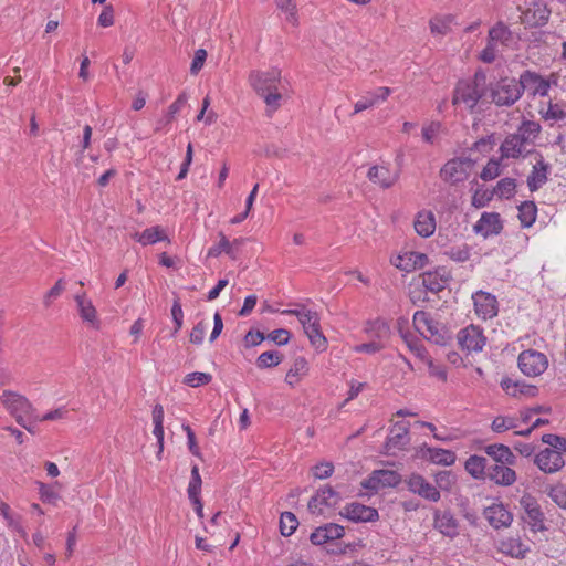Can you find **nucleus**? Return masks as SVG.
I'll use <instances>...</instances> for the list:
<instances>
[{"label": "nucleus", "mask_w": 566, "mask_h": 566, "mask_svg": "<svg viewBox=\"0 0 566 566\" xmlns=\"http://www.w3.org/2000/svg\"><path fill=\"white\" fill-rule=\"evenodd\" d=\"M428 335H423V337L437 345H446L449 340V335L444 326H442L439 322L434 321L429 329L427 331Z\"/></svg>", "instance_id": "nucleus-42"}, {"label": "nucleus", "mask_w": 566, "mask_h": 566, "mask_svg": "<svg viewBox=\"0 0 566 566\" xmlns=\"http://www.w3.org/2000/svg\"><path fill=\"white\" fill-rule=\"evenodd\" d=\"M206 59H207L206 50L198 49L195 52V55H193V59H192V62H191V65H190V73L192 75H197L200 72V70L202 69V66H203V64L206 62Z\"/></svg>", "instance_id": "nucleus-62"}, {"label": "nucleus", "mask_w": 566, "mask_h": 566, "mask_svg": "<svg viewBox=\"0 0 566 566\" xmlns=\"http://www.w3.org/2000/svg\"><path fill=\"white\" fill-rule=\"evenodd\" d=\"M188 101V96L186 93L179 94V96L176 98V101L168 107V114L166 117V123H170L175 115L180 112V109L185 106V104Z\"/></svg>", "instance_id": "nucleus-61"}, {"label": "nucleus", "mask_w": 566, "mask_h": 566, "mask_svg": "<svg viewBox=\"0 0 566 566\" xmlns=\"http://www.w3.org/2000/svg\"><path fill=\"white\" fill-rule=\"evenodd\" d=\"M545 120L562 122L566 124V106L562 103L549 102L546 109L539 111Z\"/></svg>", "instance_id": "nucleus-39"}, {"label": "nucleus", "mask_w": 566, "mask_h": 566, "mask_svg": "<svg viewBox=\"0 0 566 566\" xmlns=\"http://www.w3.org/2000/svg\"><path fill=\"white\" fill-rule=\"evenodd\" d=\"M367 332L375 334L378 339L355 346L356 353L375 354L385 348V339L390 335V326L387 322L382 319L369 322Z\"/></svg>", "instance_id": "nucleus-9"}, {"label": "nucleus", "mask_w": 566, "mask_h": 566, "mask_svg": "<svg viewBox=\"0 0 566 566\" xmlns=\"http://www.w3.org/2000/svg\"><path fill=\"white\" fill-rule=\"evenodd\" d=\"M448 282V277L440 271L426 272L422 275V285L427 291L439 293Z\"/></svg>", "instance_id": "nucleus-38"}, {"label": "nucleus", "mask_w": 566, "mask_h": 566, "mask_svg": "<svg viewBox=\"0 0 566 566\" xmlns=\"http://www.w3.org/2000/svg\"><path fill=\"white\" fill-rule=\"evenodd\" d=\"M446 255L455 262H464L469 260L471 249L465 243L452 245L446 251Z\"/></svg>", "instance_id": "nucleus-50"}, {"label": "nucleus", "mask_w": 566, "mask_h": 566, "mask_svg": "<svg viewBox=\"0 0 566 566\" xmlns=\"http://www.w3.org/2000/svg\"><path fill=\"white\" fill-rule=\"evenodd\" d=\"M244 241L245 240L243 238H238L230 242L228 238L222 232H220L219 242L209 248L207 255L209 258H218L221 253H226L234 260L237 259V253Z\"/></svg>", "instance_id": "nucleus-23"}, {"label": "nucleus", "mask_w": 566, "mask_h": 566, "mask_svg": "<svg viewBox=\"0 0 566 566\" xmlns=\"http://www.w3.org/2000/svg\"><path fill=\"white\" fill-rule=\"evenodd\" d=\"M132 238L142 245L155 244L168 240L164 229L159 226L145 229L143 232H135Z\"/></svg>", "instance_id": "nucleus-32"}, {"label": "nucleus", "mask_w": 566, "mask_h": 566, "mask_svg": "<svg viewBox=\"0 0 566 566\" xmlns=\"http://www.w3.org/2000/svg\"><path fill=\"white\" fill-rule=\"evenodd\" d=\"M475 168V161L467 156L449 159L440 168L439 177L451 187L464 185L470 179Z\"/></svg>", "instance_id": "nucleus-5"}, {"label": "nucleus", "mask_w": 566, "mask_h": 566, "mask_svg": "<svg viewBox=\"0 0 566 566\" xmlns=\"http://www.w3.org/2000/svg\"><path fill=\"white\" fill-rule=\"evenodd\" d=\"M472 298L478 316L488 319L497 315V301L494 295L484 291H478L472 295Z\"/></svg>", "instance_id": "nucleus-18"}, {"label": "nucleus", "mask_w": 566, "mask_h": 566, "mask_svg": "<svg viewBox=\"0 0 566 566\" xmlns=\"http://www.w3.org/2000/svg\"><path fill=\"white\" fill-rule=\"evenodd\" d=\"M413 227L416 232L423 238L432 235L436 230V218L433 212L429 210L418 212Z\"/></svg>", "instance_id": "nucleus-31"}, {"label": "nucleus", "mask_w": 566, "mask_h": 566, "mask_svg": "<svg viewBox=\"0 0 566 566\" xmlns=\"http://www.w3.org/2000/svg\"><path fill=\"white\" fill-rule=\"evenodd\" d=\"M403 482L409 492L427 501L438 502L441 497L439 489L420 473H411L405 478Z\"/></svg>", "instance_id": "nucleus-10"}, {"label": "nucleus", "mask_w": 566, "mask_h": 566, "mask_svg": "<svg viewBox=\"0 0 566 566\" xmlns=\"http://www.w3.org/2000/svg\"><path fill=\"white\" fill-rule=\"evenodd\" d=\"M510 464H490L486 478L495 484L510 486L516 481V473Z\"/></svg>", "instance_id": "nucleus-26"}, {"label": "nucleus", "mask_w": 566, "mask_h": 566, "mask_svg": "<svg viewBox=\"0 0 566 566\" xmlns=\"http://www.w3.org/2000/svg\"><path fill=\"white\" fill-rule=\"evenodd\" d=\"M65 290V282L63 279H60L56 281L54 286L48 291V293L44 295L43 304L45 307H49L52 304V301L57 298L63 291Z\"/></svg>", "instance_id": "nucleus-59"}, {"label": "nucleus", "mask_w": 566, "mask_h": 566, "mask_svg": "<svg viewBox=\"0 0 566 566\" xmlns=\"http://www.w3.org/2000/svg\"><path fill=\"white\" fill-rule=\"evenodd\" d=\"M401 475L394 470H375L361 482L366 490L377 492L385 488H395L401 482Z\"/></svg>", "instance_id": "nucleus-12"}, {"label": "nucleus", "mask_w": 566, "mask_h": 566, "mask_svg": "<svg viewBox=\"0 0 566 566\" xmlns=\"http://www.w3.org/2000/svg\"><path fill=\"white\" fill-rule=\"evenodd\" d=\"M412 322H413V326L417 329V332L421 336H423V335H428L427 331L429 329L431 324L434 322V319L430 316L429 313H427L424 311H417L413 314Z\"/></svg>", "instance_id": "nucleus-46"}, {"label": "nucleus", "mask_w": 566, "mask_h": 566, "mask_svg": "<svg viewBox=\"0 0 566 566\" xmlns=\"http://www.w3.org/2000/svg\"><path fill=\"white\" fill-rule=\"evenodd\" d=\"M201 484L202 480L199 473V468L197 464L192 465L191 468V476L190 482L187 489L188 496L195 497L196 495H199L201 492Z\"/></svg>", "instance_id": "nucleus-53"}, {"label": "nucleus", "mask_w": 566, "mask_h": 566, "mask_svg": "<svg viewBox=\"0 0 566 566\" xmlns=\"http://www.w3.org/2000/svg\"><path fill=\"white\" fill-rule=\"evenodd\" d=\"M249 83L261 96L266 105V115L272 116L281 107L284 88L281 71L271 69L268 71H252L249 75Z\"/></svg>", "instance_id": "nucleus-1"}, {"label": "nucleus", "mask_w": 566, "mask_h": 566, "mask_svg": "<svg viewBox=\"0 0 566 566\" xmlns=\"http://www.w3.org/2000/svg\"><path fill=\"white\" fill-rule=\"evenodd\" d=\"M367 177L371 182L384 189H387L397 182L399 174L397 171H391L386 166L376 165L369 168Z\"/></svg>", "instance_id": "nucleus-24"}, {"label": "nucleus", "mask_w": 566, "mask_h": 566, "mask_svg": "<svg viewBox=\"0 0 566 566\" xmlns=\"http://www.w3.org/2000/svg\"><path fill=\"white\" fill-rule=\"evenodd\" d=\"M298 521L296 516L291 512H284L280 518V530L283 536H290L297 528Z\"/></svg>", "instance_id": "nucleus-49"}, {"label": "nucleus", "mask_w": 566, "mask_h": 566, "mask_svg": "<svg viewBox=\"0 0 566 566\" xmlns=\"http://www.w3.org/2000/svg\"><path fill=\"white\" fill-rule=\"evenodd\" d=\"M501 174L500 161L495 159H490L486 165L483 167L480 177L484 181L493 180L499 177Z\"/></svg>", "instance_id": "nucleus-56"}, {"label": "nucleus", "mask_w": 566, "mask_h": 566, "mask_svg": "<svg viewBox=\"0 0 566 566\" xmlns=\"http://www.w3.org/2000/svg\"><path fill=\"white\" fill-rule=\"evenodd\" d=\"M537 208L533 201H524L518 206V219L523 228L531 227L536 220Z\"/></svg>", "instance_id": "nucleus-41"}, {"label": "nucleus", "mask_w": 566, "mask_h": 566, "mask_svg": "<svg viewBox=\"0 0 566 566\" xmlns=\"http://www.w3.org/2000/svg\"><path fill=\"white\" fill-rule=\"evenodd\" d=\"M483 515L490 525L496 530L510 526L513 521L512 514L502 503H493L485 507Z\"/></svg>", "instance_id": "nucleus-21"}, {"label": "nucleus", "mask_w": 566, "mask_h": 566, "mask_svg": "<svg viewBox=\"0 0 566 566\" xmlns=\"http://www.w3.org/2000/svg\"><path fill=\"white\" fill-rule=\"evenodd\" d=\"M421 457L428 459L434 464L452 465L455 462V453L451 450L441 448L422 447Z\"/></svg>", "instance_id": "nucleus-29"}, {"label": "nucleus", "mask_w": 566, "mask_h": 566, "mask_svg": "<svg viewBox=\"0 0 566 566\" xmlns=\"http://www.w3.org/2000/svg\"><path fill=\"white\" fill-rule=\"evenodd\" d=\"M0 514L1 516L4 518V521L7 522V526L25 535V532L20 523V517L19 516H15L10 506L4 503V502H0Z\"/></svg>", "instance_id": "nucleus-45"}, {"label": "nucleus", "mask_w": 566, "mask_h": 566, "mask_svg": "<svg viewBox=\"0 0 566 566\" xmlns=\"http://www.w3.org/2000/svg\"><path fill=\"white\" fill-rule=\"evenodd\" d=\"M457 339L461 349L468 353L481 352L486 344V337L483 334V329L473 324L460 329L458 332Z\"/></svg>", "instance_id": "nucleus-11"}, {"label": "nucleus", "mask_w": 566, "mask_h": 566, "mask_svg": "<svg viewBox=\"0 0 566 566\" xmlns=\"http://www.w3.org/2000/svg\"><path fill=\"white\" fill-rule=\"evenodd\" d=\"M542 441L548 446H551V449L557 450L559 452L566 451V439L556 436V434H543Z\"/></svg>", "instance_id": "nucleus-60"}, {"label": "nucleus", "mask_w": 566, "mask_h": 566, "mask_svg": "<svg viewBox=\"0 0 566 566\" xmlns=\"http://www.w3.org/2000/svg\"><path fill=\"white\" fill-rule=\"evenodd\" d=\"M522 96L520 78L504 77L491 88V98L497 106H512Z\"/></svg>", "instance_id": "nucleus-7"}, {"label": "nucleus", "mask_w": 566, "mask_h": 566, "mask_svg": "<svg viewBox=\"0 0 566 566\" xmlns=\"http://www.w3.org/2000/svg\"><path fill=\"white\" fill-rule=\"evenodd\" d=\"M409 429L410 423L408 421H397L390 427L385 443L387 452L403 450L409 444Z\"/></svg>", "instance_id": "nucleus-16"}, {"label": "nucleus", "mask_w": 566, "mask_h": 566, "mask_svg": "<svg viewBox=\"0 0 566 566\" xmlns=\"http://www.w3.org/2000/svg\"><path fill=\"white\" fill-rule=\"evenodd\" d=\"M308 373V363L304 357H296L287 370L285 381L294 387L297 385L303 377Z\"/></svg>", "instance_id": "nucleus-34"}, {"label": "nucleus", "mask_w": 566, "mask_h": 566, "mask_svg": "<svg viewBox=\"0 0 566 566\" xmlns=\"http://www.w3.org/2000/svg\"><path fill=\"white\" fill-rule=\"evenodd\" d=\"M537 468L546 474H554L565 467V459L562 452L545 448L534 459Z\"/></svg>", "instance_id": "nucleus-14"}, {"label": "nucleus", "mask_w": 566, "mask_h": 566, "mask_svg": "<svg viewBox=\"0 0 566 566\" xmlns=\"http://www.w3.org/2000/svg\"><path fill=\"white\" fill-rule=\"evenodd\" d=\"M400 261H406L405 264H396L397 268H400L403 271H412L415 269H421L428 263V256L421 252H406L403 255L399 256Z\"/></svg>", "instance_id": "nucleus-37"}, {"label": "nucleus", "mask_w": 566, "mask_h": 566, "mask_svg": "<svg viewBox=\"0 0 566 566\" xmlns=\"http://www.w3.org/2000/svg\"><path fill=\"white\" fill-rule=\"evenodd\" d=\"M520 370L527 377H537L548 367L545 354L535 349L523 350L517 359Z\"/></svg>", "instance_id": "nucleus-8"}, {"label": "nucleus", "mask_w": 566, "mask_h": 566, "mask_svg": "<svg viewBox=\"0 0 566 566\" xmlns=\"http://www.w3.org/2000/svg\"><path fill=\"white\" fill-rule=\"evenodd\" d=\"M501 387L507 395L513 397H517L520 395L534 396L536 391L534 386L527 385L523 381H515L510 378L502 379Z\"/></svg>", "instance_id": "nucleus-35"}, {"label": "nucleus", "mask_w": 566, "mask_h": 566, "mask_svg": "<svg viewBox=\"0 0 566 566\" xmlns=\"http://www.w3.org/2000/svg\"><path fill=\"white\" fill-rule=\"evenodd\" d=\"M541 133V125L533 120H523L517 130L505 137L500 146L502 158H518L527 156Z\"/></svg>", "instance_id": "nucleus-2"}, {"label": "nucleus", "mask_w": 566, "mask_h": 566, "mask_svg": "<svg viewBox=\"0 0 566 566\" xmlns=\"http://www.w3.org/2000/svg\"><path fill=\"white\" fill-rule=\"evenodd\" d=\"M433 527L450 538L459 534V523L450 511L436 510L433 513Z\"/></svg>", "instance_id": "nucleus-22"}, {"label": "nucleus", "mask_w": 566, "mask_h": 566, "mask_svg": "<svg viewBox=\"0 0 566 566\" xmlns=\"http://www.w3.org/2000/svg\"><path fill=\"white\" fill-rule=\"evenodd\" d=\"M496 547L502 554L518 559L524 558L530 551V547L523 544L518 537L503 538L499 541Z\"/></svg>", "instance_id": "nucleus-28"}, {"label": "nucleus", "mask_w": 566, "mask_h": 566, "mask_svg": "<svg viewBox=\"0 0 566 566\" xmlns=\"http://www.w3.org/2000/svg\"><path fill=\"white\" fill-rule=\"evenodd\" d=\"M327 541H334L344 536L345 530L342 525L328 523L323 525Z\"/></svg>", "instance_id": "nucleus-64"}, {"label": "nucleus", "mask_w": 566, "mask_h": 566, "mask_svg": "<svg viewBox=\"0 0 566 566\" xmlns=\"http://www.w3.org/2000/svg\"><path fill=\"white\" fill-rule=\"evenodd\" d=\"M485 91V75L476 73L473 78L459 81L453 93V105H463L473 111Z\"/></svg>", "instance_id": "nucleus-3"}, {"label": "nucleus", "mask_w": 566, "mask_h": 566, "mask_svg": "<svg viewBox=\"0 0 566 566\" xmlns=\"http://www.w3.org/2000/svg\"><path fill=\"white\" fill-rule=\"evenodd\" d=\"M485 453L494 460L493 464H515L516 457L511 449L502 443L485 447Z\"/></svg>", "instance_id": "nucleus-30"}, {"label": "nucleus", "mask_w": 566, "mask_h": 566, "mask_svg": "<svg viewBox=\"0 0 566 566\" xmlns=\"http://www.w3.org/2000/svg\"><path fill=\"white\" fill-rule=\"evenodd\" d=\"M516 189V181L513 178H503L497 181L494 188V195L501 199H510L514 196Z\"/></svg>", "instance_id": "nucleus-43"}, {"label": "nucleus", "mask_w": 566, "mask_h": 566, "mask_svg": "<svg viewBox=\"0 0 566 566\" xmlns=\"http://www.w3.org/2000/svg\"><path fill=\"white\" fill-rule=\"evenodd\" d=\"M276 6L279 9L284 11L286 13V20L293 24H297V17H296V3L295 0H277Z\"/></svg>", "instance_id": "nucleus-55"}, {"label": "nucleus", "mask_w": 566, "mask_h": 566, "mask_svg": "<svg viewBox=\"0 0 566 566\" xmlns=\"http://www.w3.org/2000/svg\"><path fill=\"white\" fill-rule=\"evenodd\" d=\"M340 514L355 523L374 522L379 518V514L376 509L360 503H350L346 505Z\"/></svg>", "instance_id": "nucleus-20"}, {"label": "nucleus", "mask_w": 566, "mask_h": 566, "mask_svg": "<svg viewBox=\"0 0 566 566\" xmlns=\"http://www.w3.org/2000/svg\"><path fill=\"white\" fill-rule=\"evenodd\" d=\"M489 40L495 45L501 43L507 46L512 40V32L504 23L499 22L489 31Z\"/></svg>", "instance_id": "nucleus-40"}, {"label": "nucleus", "mask_w": 566, "mask_h": 566, "mask_svg": "<svg viewBox=\"0 0 566 566\" xmlns=\"http://www.w3.org/2000/svg\"><path fill=\"white\" fill-rule=\"evenodd\" d=\"M412 322H413V326L417 329V332L421 336H423V335H428L427 331L429 329L431 324L434 322V319L430 316L429 313H427L424 311H417L413 314Z\"/></svg>", "instance_id": "nucleus-47"}, {"label": "nucleus", "mask_w": 566, "mask_h": 566, "mask_svg": "<svg viewBox=\"0 0 566 566\" xmlns=\"http://www.w3.org/2000/svg\"><path fill=\"white\" fill-rule=\"evenodd\" d=\"M212 380V376L208 373L193 371L186 375L184 384L189 387L197 388L202 385H207Z\"/></svg>", "instance_id": "nucleus-52"}, {"label": "nucleus", "mask_w": 566, "mask_h": 566, "mask_svg": "<svg viewBox=\"0 0 566 566\" xmlns=\"http://www.w3.org/2000/svg\"><path fill=\"white\" fill-rule=\"evenodd\" d=\"M40 499L45 503L55 504L60 499L59 494L53 490L52 485L38 482Z\"/></svg>", "instance_id": "nucleus-57"}, {"label": "nucleus", "mask_w": 566, "mask_h": 566, "mask_svg": "<svg viewBox=\"0 0 566 566\" xmlns=\"http://www.w3.org/2000/svg\"><path fill=\"white\" fill-rule=\"evenodd\" d=\"M74 301L81 319L92 328L98 329L101 327V321L98 318L97 311L91 298L87 297V294L85 292L76 293Z\"/></svg>", "instance_id": "nucleus-17"}, {"label": "nucleus", "mask_w": 566, "mask_h": 566, "mask_svg": "<svg viewBox=\"0 0 566 566\" xmlns=\"http://www.w3.org/2000/svg\"><path fill=\"white\" fill-rule=\"evenodd\" d=\"M401 336H402L405 343L407 344V346L409 347V349L418 358H420L422 361H427L430 358V356L428 355V352L426 350L421 340H419L417 337H415L412 335H408V334H403V333H401Z\"/></svg>", "instance_id": "nucleus-44"}, {"label": "nucleus", "mask_w": 566, "mask_h": 566, "mask_svg": "<svg viewBox=\"0 0 566 566\" xmlns=\"http://www.w3.org/2000/svg\"><path fill=\"white\" fill-rule=\"evenodd\" d=\"M339 502L338 493L329 485L321 488L308 502L312 514L323 515L325 509L334 507Z\"/></svg>", "instance_id": "nucleus-13"}, {"label": "nucleus", "mask_w": 566, "mask_h": 566, "mask_svg": "<svg viewBox=\"0 0 566 566\" xmlns=\"http://www.w3.org/2000/svg\"><path fill=\"white\" fill-rule=\"evenodd\" d=\"M503 229L500 214L496 212H483L476 223L473 226L475 233L483 238L499 234Z\"/></svg>", "instance_id": "nucleus-19"}, {"label": "nucleus", "mask_w": 566, "mask_h": 566, "mask_svg": "<svg viewBox=\"0 0 566 566\" xmlns=\"http://www.w3.org/2000/svg\"><path fill=\"white\" fill-rule=\"evenodd\" d=\"M430 30L434 35H446L450 31L448 18H433L430 20Z\"/></svg>", "instance_id": "nucleus-58"}, {"label": "nucleus", "mask_w": 566, "mask_h": 566, "mask_svg": "<svg viewBox=\"0 0 566 566\" xmlns=\"http://www.w3.org/2000/svg\"><path fill=\"white\" fill-rule=\"evenodd\" d=\"M0 401L21 427L29 432H32V429L27 423L25 418L34 420L38 419V415L35 408L27 397L15 391L4 390L0 396Z\"/></svg>", "instance_id": "nucleus-4"}, {"label": "nucleus", "mask_w": 566, "mask_h": 566, "mask_svg": "<svg viewBox=\"0 0 566 566\" xmlns=\"http://www.w3.org/2000/svg\"><path fill=\"white\" fill-rule=\"evenodd\" d=\"M283 356L276 350H269L262 353L256 358V366L260 369L275 367L282 361Z\"/></svg>", "instance_id": "nucleus-48"}, {"label": "nucleus", "mask_w": 566, "mask_h": 566, "mask_svg": "<svg viewBox=\"0 0 566 566\" xmlns=\"http://www.w3.org/2000/svg\"><path fill=\"white\" fill-rule=\"evenodd\" d=\"M533 530H543L544 515L537 501L531 495H523L520 500Z\"/></svg>", "instance_id": "nucleus-25"}, {"label": "nucleus", "mask_w": 566, "mask_h": 566, "mask_svg": "<svg viewBox=\"0 0 566 566\" xmlns=\"http://www.w3.org/2000/svg\"><path fill=\"white\" fill-rule=\"evenodd\" d=\"M390 92L391 91L389 87H378L374 92H368L365 96L355 103L354 114H358L386 101L390 95Z\"/></svg>", "instance_id": "nucleus-27"}, {"label": "nucleus", "mask_w": 566, "mask_h": 566, "mask_svg": "<svg viewBox=\"0 0 566 566\" xmlns=\"http://www.w3.org/2000/svg\"><path fill=\"white\" fill-rule=\"evenodd\" d=\"M441 128L440 123L432 122L428 126L422 128V138L424 142L429 144H433L437 135L439 134Z\"/></svg>", "instance_id": "nucleus-63"}, {"label": "nucleus", "mask_w": 566, "mask_h": 566, "mask_svg": "<svg viewBox=\"0 0 566 566\" xmlns=\"http://www.w3.org/2000/svg\"><path fill=\"white\" fill-rule=\"evenodd\" d=\"M548 496L559 507L566 510V484H556L548 491Z\"/></svg>", "instance_id": "nucleus-54"}, {"label": "nucleus", "mask_w": 566, "mask_h": 566, "mask_svg": "<svg viewBox=\"0 0 566 566\" xmlns=\"http://www.w3.org/2000/svg\"><path fill=\"white\" fill-rule=\"evenodd\" d=\"M464 468L473 478L485 479L490 463L486 458L473 454L465 461Z\"/></svg>", "instance_id": "nucleus-33"}, {"label": "nucleus", "mask_w": 566, "mask_h": 566, "mask_svg": "<svg viewBox=\"0 0 566 566\" xmlns=\"http://www.w3.org/2000/svg\"><path fill=\"white\" fill-rule=\"evenodd\" d=\"M282 314L296 316L300 323L302 324L304 332L307 335L311 344L317 350L322 352L326 349L327 340L321 331L319 317L316 312L306 308H301L284 310L282 311Z\"/></svg>", "instance_id": "nucleus-6"}, {"label": "nucleus", "mask_w": 566, "mask_h": 566, "mask_svg": "<svg viewBox=\"0 0 566 566\" xmlns=\"http://www.w3.org/2000/svg\"><path fill=\"white\" fill-rule=\"evenodd\" d=\"M491 428L494 432L502 433L517 428V421L513 417L499 416L492 421Z\"/></svg>", "instance_id": "nucleus-51"}, {"label": "nucleus", "mask_w": 566, "mask_h": 566, "mask_svg": "<svg viewBox=\"0 0 566 566\" xmlns=\"http://www.w3.org/2000/svg\"><path fill=\"white\" fill-rule=\"evenodd\" d=\"M522 93L526 91L531 96H546L551 88L548 80L544 78L536 72L524 71L520 75Z\"/></svg>", "instance_id": "nucleus-15"}, {"label": "nucleus", "mask_w": 566, "mask_h": 566, "mask_svg": "<svg viewBox=\"0 0 566 566\" xmlns=\"http://www.w3.org/2000/svg\"><path fill=\"white\" fill-rule=\"evenodd\" d=\"M548 165L539 160L533 166L527 177V186L531 191H536L547 181Z\"/></svg>", "instance_id": "nucleus-36"}]
</instances>
